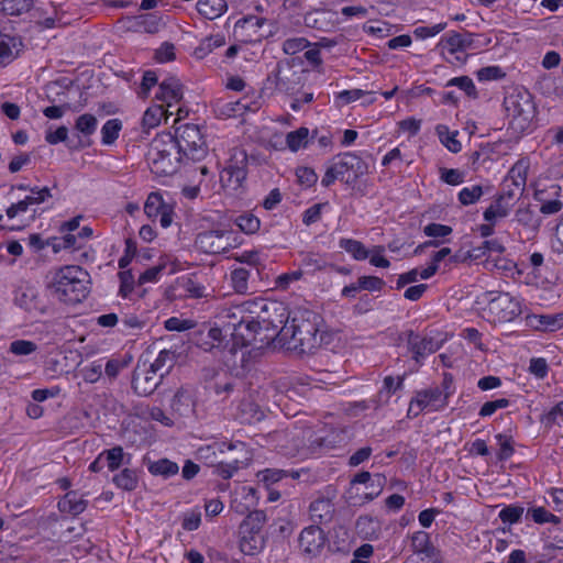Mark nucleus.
<instances>
[{"label":"nucleus","instance_id":"f257e3e1","mask_svg":"<svg viewBox=\"0 0 563 563\" xmlns=\"http://www.w3.org/2000/svg\"><path fill=\"white\" fill-rule=\"evenodd\" d=\"M47 287L57 300L76 305L89 295L90 275L78 265H66L54 273Z\"/></svg>","mask_w":563,"mask_h":563},{"label":"nucleus","instance_id":"f03ea898","mask_svg":"<svg viewBox=\"0 0 563 563\" xmlns=\"http://www.w3.org/2000/svg\"><path fill=\"white\" fill-rule=\"evenodd\" d=\"M320 316L311 310H299L280 329L283 340L301 353H309L319 345Z\"/></svg>","mask_w":563,"mask_h":563},{"label":"nucleus","instance_id":"7ed1b4c3","mask_svg":"<svg viewBox=\"0 0 563 563\" xmlns=\"http://www.w3.org/2000/svg\"><path fill=\"white\" fill-rule=\"evenodd\" d=\"M146 159L152 173L157 176H169L177 172L184 158L175 147L173 133L162 132L152 140Z\"/></svg>","mask_w":563,"mask_h":563},{"label":"nucleus","instance_id":"20e7f679","mask_svg":"<svg viewBox=\"0 0 563 563\" xmlns=\"http://www.w3.org/2000/svg\"><path fill=\"white\" fill-rule=\"evenodd\" d=\"M175 147L185 159L199 162L208 153V147L198 125L185 123L176 128L173 134Z\"/></svg>","mask_w":563,"mask_h":563},{"label":"nucleus","instance_id":"39448f33","mask_svg":"<svg viewBox=\"0 0 563 563\" xmlns=\"http://www.w3.org/2000/svg\"><path fill=\"white\" fill-rule=\"evenodd\" d=\"M504 107L516 130L526 131L536 117L537 108L532 95L526 90H515L504 99Z\"/></svg>","mask_w":563,"mask_h":563},{"label":"nucleus","instance_id":"423d86ee","mask_svg":"<svg viewBox=\"0 0 563 563\" xmlns=\"http://www.w3.org/2000/svg\"><path fill=\"white\" fill-rule=\"evenodd\" d=\"M454 393V377L451 373H444L441 385L416 391L415 402H417V412H415L413 417H418L426 408H431L433 411L443 410L449 405V398Z\"/></svg>","mask_w":563,"mask_h":563},{"label":"nucleus","instance_id":"0eeeda50","mask_svg":"<svg viewBox=\"0 0 563 563\" xmlns=\"http://www.w3.org/2000/svg\"><path fill=\"white\" fill-rule=\"evenodd\" d=\"M275 87L288 96L297 95L305 85V71L295 65V59H283L274 71Z\"/></svg>","mask_w":563,"mask_h":563},{"label":"nucleus","instance_id":"6e6552de","mask_svg":"<svg viewBox=\"0 0 563 563\" xmlns=\"http://www.w3.org/2000/svg\"><path fill=\"white\" fill-rule=\"evenodd\" d=\"M528 168L529 166L526 161H518L504 179L499 196L508 201H512L515 205L525 191Z\"/></svg>","mask_w":563,"mask_h":563},{"label":"nucleus","instance_id":"1a4fd4ad","mask_svg":"<svg viewBox=\"0 0 563 563\" xmlns=\"http://www.w3.org/2000/svg\"><path fill=\"white\" fill-rule=\"evenodd\" d=\"M333 163L346 185H354L360 177L367 174L368 165L358 155L352 152L339 154Z\"/></svg>","mask_w":563,"mask_h":563},{"label":"nucleus","instance_id":"9d476101","mask_svg":"<svg viewBox=\"0 0 563 563\" xmlns=\"http://www.w3.org/2000/svg\"><path fill=\"white\" fill-rule=\"evenodd\" d=\"M399 339L406 342L408 351L418 364H421L428 355L435 353L441 347V344L432 336L422 335L413 330L401 332Z\"/></svg>","mask_w":563,"mask_h":563},{"label":"nucleus","instance_id":"9b49d317","mask_svg":"<svg viewBox=\"0 0 563 563\" xmlns=\"http://www.w3.org/2000/svg\"><path fill=\"white\" fill-rule=\"evenodd\" d=\"M246 153L239 151L233 155L228 165L220 173L222 187L230 190H238L246 178Z\"/></svg>","mask_w":563,"mask_h":563},{"label":"nucleus","instance_id":"f8f14e48","mask_svg":"<svg viewBox=\"0 0 563 563\" xmlns=\"http://www.w3.org/2000/svg\"><path fill=\"white\" fill-rule=\"evenodd\" d=\"M488 310L500 322H510L521 313V302L509 292H500L488 300Z\"/></svg>","mask_w":563,"mask_h":563},{"label":"nucleus","instance_id":"ddd939ff","mask_svg":"<svg viewBox=\"0 0 563 563\" xmlns=\"http://www.w3.org/2000/svg\"><path fill=\"white\" fill-rule=\"evenodd\" d=\"M231 232L227 230H209L197 234L195 244L206 254H220L229 251Z\"/></svg>","mask_w":563,"mask_h":563},{"label":"nucleus","instance_id":"4468645a","mask_svg":"<svg viewBox=\"0 0 563 563\" xmlns=\"http://www.w3.org/2000/svg\"><path fill=\"white\" fill-rule=\"evenodd\" d=\"M240 307L242 311L249 312L251 317L261 319L266 329L269 327L277 328L276 320L266 316V312L284 310L277 301H267L262 298L245 300Z\"/></svg>","mask_w":563,"mask_h":563},{"label":"nucleus","instance_id":"2eb2a0df","mask_svg":"<svg viewBox=\"0 0 563 563\" xmlns=\"http://www.w3.org/2000/svg\"><path fill=\"white\" fill-rule=\"evenodd\" d=\"M14 303L29 312H44L38 288L29 283L22 284L15 289Z\"/></svg>","mask_w":563,"mask_h":563},{"label":"nucleus","instance_id":"dca6fc26","mask_svg":"<svg viewBox=\"0 0 563 563\" xmlns=\"http://www.w3.org/2000/svg\"><path fill=\"white\" fill-rule=\"evenodd\" d=\"M325 537L318 526L305 528L299 536V544L303 553L310 558L319 555L324 547Z\"/></svg>","mask_w":563,"mask_h":563},{"label":"nucleus","instance_id":"f3484780","mask_svg":"<svg viewBox=\"0 0 563 563\" xmlns=\"http://www.w3.org/2000/svg\"><path fill=\"white\" fill-rule=\"evenodd\" d=\"M437 47L448 48L451 54L464 53L474 48V34L470 32H449L442 36Z\"/></svg>","mask_w":563,"mask_h":563},{"label":"nucleus","instance_id":"a211bd4d","mask_svg":"<svg viewBox=\"0 0 563 563\" xmlns=\"http://www.w3.org/2000/svg\"><path fill=\"white\" fill-rule=\"evenodd\" d=\"M163 376L164 373L157 375L155 372L152 373L151 368L142 373L135 371L132 378V388L139 396H148L158 387Z\"/></svg>","mask_w":563,"mask_h":563},{"label":"nucleus","instance_id":"6ab92c4d","mask_svg":"<svg viewBox=\"0 0 563 563\" xmlns=\"http://www.w3.org/2000/svg\"><path fill=\"white\" fill-rule=\"evenodd\" d=\"M261 323H263L261 319L251 317L250 320L242 318L238 324H228V328H230V325L233 327L231 335L234 340V344H239V340H241L242 345H246L251 342L261 329Z\"/></svg>","mask_w":563,"mask_h":563},{"label":"nucleus","instance_id":"aec40b11","mask_svg":"<svg viewBox=\"0 0 563 563\" xmlns=\"http://www.w3.org/2000/svg\"><path fill=\"white\" fill-rule=\"evenodd\" d=\"M505 251V246L498 240L483 241L481 245L468 250L463 256L455 254L450 257L451 263H457L465 260H478L487 254H500Z\"/></svg>","mask_w":563,"mask_h":563},{"label":"nucleus","instance_id":"412c9836","mask_svg":"<svg viewBox=\"0 0 563 563\" xmlns=\"http://www.w3.org/2000/svg\"><path fill=\"white\" fill-rule=\"evenodd\" d=\"M155 98L165 102L167 107H172L183 99V85L176 77L165 78L159 84V90Z\"/></svg>","mask_w":563,"mask_h":563},{"label":"nucleus","instance_id":"4be33fe9","mask_svg":"<svg viewBox=\"0 0 563 563\" xmlns=\"http://www.w3.org/2000/svg\"><path fill=\"white\" fill-rule=\"evenodd\" d=\"M528 324L538 331L554 332L563 328V311L548 314H531L527 317Z\"/></svg>","mask_w":563,"mask_h":563},{"label":"nucleus","instance_id":"5701e85b","mask_svg":"<svg viewBox=\"0 0 563 563\" xmlns=\"http://www.w3.org/2000/svg\"><path fill=\"white\" fill-rule=\"evenodd\" d=\"M310 518L313 522L323 525L332 520L334 514V505L328 498H318L310 504Z\"/></svg>","mask_w":563,"mask_h":563},{"label":"nucleus","instance_id":"b1692460","mask_svg":"<svg viewBox=\"0 0 563 563\" xmlns=\"http://www.w3.org/2000/svg\"><path fill=\"white\" fill-rule=\"evenodd\" d=\"M22 46L21 40L7 34H0V68L14 60Z\"/></svg>","mask_w":563,"mask_h":563},{"label":"nucleus","instance_id":"393cba45","mask_svg":"<svg viewBox=\"0 0 563 563\" xmlns=\"http://www.w3.org/2000/svg\"><path fill=\"white\" fill-rule=\"evenodd\" d=\"M87 505L88 501L80 497L77 492L70 490L59 499L57 507L60 512L78 516L86 510Z\"/></svg>","mask_w":563,"mask_h":563},{"label":"nucleus","instance_id":"a878e982","mask_svg":"<svg viewBox=\"0 0 563 563\" xmlns=\"http://www.w3.org/2000/svg\"><path fill=\"white\" fill-rule=\"evenodd\" d=\"M386 483V477L382 474H374L372 475L369 472L363 471L357 473L352 479L351 484H366L369 486H376L375 492H369L365 494V498L367 500H373L374 498L378 497L380 493L383 492V487Z\"/></svg>","mask_w":563,"mask_h":563},{"label":"nucleus","instance_id":"bb28decb","mask_svg":"<svg viewBox=\"0 0 563 563\" xmlns=\"http://www.w3.org/2000/svg\"><path fill=\"white\" fill-rule=\"evenodd\" d=\"M405 378L406 374L397 376V378L390 375L384 377L383 386L377 394V400H374L375 409L378 408L382 404H387L393 394L402 389Z\"/></svg>","mask_w":563,"mask_h":563},{"label":"nucleus","instance_id":"cd10ccee","mask_svg":"<svg viewBox=\"0 0 563 563\" xmlns=\"http://www.w3.org/2000/svg\"><path fill=\"white\" fill-rule=\"evenodd\" d=\"M195 406L194 395L187 387H180L174 395L170 407L180 416H188Z\"/></svg>","mask_w":563,"mask_h":563},{"label":"nucleus","instance_id":"c85d7f7f","mask_svg":"<svg viewBox=\"0 0 563 563\" xmlns=\"http://www.w3.org/2000/svg\"><path fill=\"white\" fill-rule=\"evenodd\" d=\"M253 273L258 274V269L255 267L245 268L238 267L230 273V282L234 291L240 295H245L249 291V280Z\"/></svg>","mask_w":563,"mask_h":563},{"label":"nucleus","instance_id":"c756f323","mask_svg":"<svg viewBox=\"0 0 563 563\" xmlns=\"http://www.w3.org/2000/svg\"><path fill=\"white\" fill-rule=\"evenodd\" d=\"M514 206L512 201H508L498 195L484 211V220L486 222H496L498 219L506 218Z\"/></svg>","mask_w":563,"mask_h":563},{"label":"nucleus","instance_id":"7c9ffc66","mask_svg":"<svg viewBox=\"0 0 563 563\" xmlns=\"http://www.w3.org/2000/svg\"><path fill=\"white\" fill-rule=\"evenodd\" d=\"M102 456L111 472L119 470L122 465H129L131 461V454H125L120 445L102 451Z\"/></svg>","mask_w":563,"mask_h":563},{"label":"nucleus","instance_id":"2f4dec72","mask_svg":"<svg viewBox=\"0 0 563 563\" xmlns=\"http://www.w3.org/2000/svg\"><path fill=\"white\" fill-rule=\"evenodd\" d=\"M196 7L199 14L208 20L220 16L228 9L225 0H198Z\"/></svg>","mask_w":563,"mask_h":563},{"label":"nucleus","instance_id":"473e14b6","mask_svg":"<svg viewBox=\"0 0 563 563\" xmlns=\"http://www.w3.org/2000/svg\"><path fill=\"white\" fill-rule=\"evenodd\" d=\"M147 470L154 476H162L164 478H169L175 476L179 472V466L176 462H173L168 459H159L157 461H148Z\"/></svg>","mask_w":563,"mask_h":563},{"label":"nucleus","instance_id":"72a5a7b5","mask_svg":"<svg viewBox=\"0 0 563 563\" xmlns=\"http://www.w3.org/2000/svg\"><path fill=\"white\" fill-rule=\"evenodd\" d=\"M240 550L246 555H255L262 551L264 541L260 537V532L241 531Z\"/></svg>","mask_w":563,"mask_h":563},{"label":"nucleus","instance_id":"f704fd0d","mask_svg":"<svg viewBox=\"0 0 563 563\" xmlns=\"http://www.w3.org/2000/svg\"><path fill=\"white\" fill-rule=\"evenodd\" d=\"M514 220L531 232H537L542 222L541 218L530 208H519L515 213Z\"/></svg>","mask_w":563,"mask_h":563},{"label":"nucleus","instance_id":"c9c22d12","mask_svg":"<svg viewBox=\"0 0 563 563\" xmlns=\"http://www.w3.org/2000/svg\"><path fill=\"white\" fill-rule=\"evenodd\" d=\"M112 482L118 488L132 492L139 483L136 471L125 467L113 476Z\"/></svg>","mask_w":563,"mask_h":563},{"label":"nucleus","instance_id":"e433bc0d","mask_svg":"<svg viewBox=\"0 0 563 563\" xmlns=\"http://www.w3.org/2000/svg\"><path fill=\"white\" fill-rule=\"evenodd\" d=\"M266 22V19L258 18L255 15H246L241 19H239L234 24V35L236 37H242L241 40L243 42L252 41L251 38H245L243 36V30L245 29H252L254 32H256L260 27L264 25Z\"/></svg>","mask_w":563,"mask_h":563},{"label":"nucleus","instance_id":"4c0bfd02","mask_svg":"<svg viewBox=\"0 0 563 563\" xmlns=\"http://www.w3.org/2000/svg\"><path fill=\"white\" fill-rule=\"evenodd\" d=\"M339 247L344 250L356 261H364L369 255L365 245L357 240L342 238L339 241Z\"/></svg>","mask_w":563,"mask_h":563},{"label":"nucleus","instance_id":"58836bf2","mask_svg":"<svg viewBox=\"0 0 563 563\" xmlns=\"http://www.w3.org/2000/svg\"><path fill=\"white\" fill-rule=\"evenodd\" d=\"M225 44V37L223 34H214L203 38L200 44L195 48L194 55L197 58H205L214 48L221 47Z\"/></svg>","mask_w":563,"mask_h":563},{"label":"nucleus","instance_id":"ea45409f","mask_svg":"<svg viewBox=\"0 0 563 563\" xmlns=\"http://www.w3.org/2000/svg\"><path fill=\"white\" fill-rule=\"evenodd\" d=\"M286 144L291 152L306 148L309 144V129L300 126L299 129L287 133Z\"/></svg>","mask_w":563,"mask_h":563},{"label":"nucleus","instance_id":"a19ab883","mask_svg":"<svg viewBox=\"0 0 563 563\" xmlns=\"http://www.w3.org/2000/svg\"><path fill=\"white\" fill-rule=\"evenodd\" d=\"M437 133L441 143L452 153H459L462 150L461 142L456 139L459 132H451L446 125L439 124Z\"/></svg>","mask_w":563,"mask_h":563},{"label":"nucleus","instance_id":"79ce46f5","mask_svg":"<svg viewBox=\"0 0 563 563\" xmlns=\"http://www.w3.org/2000/svg\"><path fill=\"white\" fill-rule=\"evenodd\" d=\"M266 522V514L263 510L251 511L240 526V530L244 532H261Z\"/></svg>","mask_w":563,"mask_h":563},{"label":"nucleus","instance_id":"37998d69","mask_svg":"<svg viewBox=\"0 0 563 563\" xmlns=\"http://www.w3.org/2000/svg\"><path fill=\"white\" fill-rule=\"evenodd\" d=\"M175 363V353L169 350H163L158 353L156 360L151 364L150 368L152 373L162 372L165 375L169 373Z\"/></svg>","mask_w":563,"mask_h":563},{"label":"nucleus","instance_id":"c03bdc74","mask_svg":"<svg viewBox=\"0 0 563 563\" xmlns=\"http://www.w3.org/2000/svg\"><path fill=\"white\" fill-rule=\"evenodd\" d=\"M1 11L8 15H21L33 8V0H2Z\"/></svg>","mask_w":563,"mask_h":563},{"label":"nucleus","instance_id":"a18cd8bd","mask_svg":"<svg viewBox=\"0 0 563 563\" xmlns=\"http://www.w3.org/2000/svg\"><path fill=\"white\" fill-rule=\"evenodd\" d=\"M453 86L457 87L459 89L464 91V93L471 99L478 98V91L475 87V84H474L473 79L468 76H460V77L451 78L445 85V87H453Z\"/></svg>","mask_w":563,"mask_h":563},{"label":"nucleus","instance_id":"49530a36","mask_svg":"<svg viewBox=\"0 0 563 563\" xmlns=\"http://www.w3.org/2000/svg\"><path fill=\"white\" fill-rule=\"evenodd\" d=\"M234 223L240 228L242 232L246 234L256 233L261 227L260 219L251 212H244L238 216L234 220Z\"/></svg>","mask_w":563,"mask_h":563},{"label":"nucleus","instance_id":"de8ad7c7","mask_svg":"<svg viewBox=\"0 0 563 563\" xmlns=\"http://www.w3.org/2000/svg\"><path fill=\"white\" fill-rule=\"evenodd\" d=\"M168 206L159 192H151L144 203V212L148 218H157L159 212Z\"/></svg>","mask_w":563,"mask_h":563},{"label":"nucleus","instance_id":"09e8293b","mask_svg":"<svg viewBox=\"0 0 563 563\" xmlns=\"http://www.w3.org/2000/svg\"><path fill=\"white\" fill-rule=\"evenodd\" d=\"M165 114H167V111L163 106H152L144 112L142 124L146 129H153L161 123V120Z\"/></svg>","mask_w":563,"mask_h":563},{"label":"nucleus","instance_id":"8fccbe9b","mask_svg":"<svg viewBox=\"0 0 563 563\" xmlns=\"http://www.w3.org/2000/svg\"><path fill=\"white\" fill-rule=\"evenodd\" d=\"M122 129V122L119 119H110L108 120L102 129V143L106 145H111L119 137V133Z\"/></svg>","mask_w":563,"mask_h":563},{"label":"nucleus","instance_id":"3c124183","mask_svg":"<svg viewBox=\"0 0 563 563\" xmlns=\"http://www.w3.org/2000/svg\"><path fill=\"white\" fill-rule=\"evenodd\" d=\"M523 512H525V508L522 506L517 505V504H511V505L505 506L499 511L498 517L504 523L514 525V523H518L521 520Z\"/></svg>","mask_w":563,"mask_h":563},{"label":"nucleus","instance_id":"603ef678","mask_svg":"<svg viewBox=\"0 0 563 563\" xmlns=\"http://www.w3.org/2000/svg\"><path fill=\"white\" fill-rule=\"evenodd\" d=\"M484 195L482 186L474 185L472 187H465L459 192V201L463 206H468L477 202Z\"/></svg>","mask_w":563,"mask_h":563},{"label":"nucleus","instance_id":"864d4df0","mask_svg":"<svg viewBox=\"0 0 563 563\" xmlns=\"http://www.w3.org/2000/svg\"><path fill=\"white\" fill-rule=\"evenodd\" d=\"M97 119L90 113L81 114L77 118L75 128L84 135L88 136L95 133L97 129Z\"/></svg>","mask_w":563,"mask_h":563},{"label":"nucleus","instance_id":"5fc2aeb1","mask_svg":"<svg viewBox=\"0 0 563 563\" xmlns=\"http://www.w3.org/2000/svg\"><path fill=\"white\" fill-rule=\"evenodd\" d=\"M310 45L311 43L306 37H289L283 43V52L287 55H295Z\"/></svg>","mask_w":563,"mask_h":563},{"label":"nucleus","instance_id":"6e6d98bb","mask_svg":"<svg viewBox=\"0 0 563 563\" xmlns=\"http://www.w3.org/2000/svg\"><path fill=\"white\" fill-rule=\"evenodd\" d=\"M510 400L507 398H498L495 400H489L483 404L478 411V416L481 418H486L493 416L498 409H505L509 407Z\"/></svg>","mask_w":563,"mask_h":563},{"label":"nucleus","instance_id":"4d7b16f0","mask_svg":"<svg viewBox=\"0 0 563 563\" xmlns=\"http://www.w3.org/2000/svg\"><path fill=\"white\" fill-rule=\"evenodd\" d=\"M411 545L415 552L429 553L431 549L430 536L426 531H417L411 537Z\"/></svg>","mask_w":563,"mask_h":563},{"label":"nucleus","instance_id":"13d9d810","mask_svg":"<svg viewBox=\"0 0 563 563\" xmlns=\"http://www.w3.org/2000/svg\"><path fill=\"white\" fill-rule=\"evenodd\" d=\"M543 192L537 191L536 192V199L541 202L540 212L550 216L555 214L563 208V202L559 199H551V200H543L542 198Z\"/></svg>","mask_w":563,"mask_h":563},{"label":"nucleus","instance_id":"bf43d9fd","mask_svg":"<svg viewBox=\"0 0 563 563\" xmlns=\"http://www.w3.org/2000/svg\"><path fill=\"white\" fill-rule=\"evenodd\" d=\"M357 282L358 287L367 291H380L386 285L385 280L377 276H361Z\"/></svg>","mask_w":563,"mask_h":563},{"label":"nucleus","instance_id":"052dcab7","mask_svg":"<svg viewBox=\"0 0 563 563\" xmlns=\"http://www.w3.org/2000/svg\"><path fill=\"white\" fill-rule=\"evenodd\" d=\"M476 76L479 81H489L503 79L506 74L499 66H487L478 69Z\"/></svg>","mask_w":563,"mask_h":563},{"label":"nucleus","instance_id":"680f3d73","mask_svg":"<svg viewBox=\"0 0 563 563\" xmlns=\"http://www.w3.org/2000/svg\"><path fill=\"white\" fill-rule=\"evenodd\" d=\"M37 345L27 340H15L11 342L9 351L15 355H30L35 352Z\"/></svg>","mask_w":563,"mask_h":563},{"label":"nucleus","instance_id":"e2e57ef3","mask_svg":"<svg viewBox=\"0 0 563 563\" xmlns=\"http://www.w3.org/2000/svg\"><path fill=\"white\" fill-rule=\"evenodd\" d=\"M157 80L158 78L154 70L144 71L142 82L137 91L139 97L143 99L147 98L151 88H153L157 84Z\"/></svg>","mask_w":563,"mask_h":563},{"label":"nucleus","instance_id":"0e129e2a","mask_svg":"<svg viewBox=\"0 0 563 563\" xmlns=\"http://www.w3.org/2000/svg\"><path fill=\"white\" fill-rule=\"evenodd\" d=\"M560 417H563V401L558 402L548 412L543 413L540 421L547 428H551L553 424L558 423Z\"/></svg>","mask_w":563,"mask_h":563},{"label":"nucleus","instance_id":"69168bd1","mask_svg":"<svg viewBox=\"0 0 563 563\" xmlns=\"http://www.w3.org/2000/svg\"><path fill=\"white\" fill-rule=\"evenodd\" d=\"M31 195L26 196V201L32 205H41L45 202L47 199L52 198L51 188L48 187H33L30 191Z\"/></svg>","mask_w":563,"mask_h":563},{"label":"nucleus","instance_id":"338daca9","mask_svg":"<svg viewBox=\"0 0 563 563\" xmlns=\"http://www.w3.org/2000/svg\"><path fill=\"white\" fill-rule=\"evenodd\" d=\"M239 468H240L239 460H234L230 463L219 462L216 465L214 474H217L218 476H220L223 479H229L234 475L235 472H238Z\"/></svg>","mask_w":563,"mask_h":563},{"label":"nucleus","instance_id":"774afa93","mask_svg":"<svg viewBox=\"0 0 563 563\" xmlns=\"http://www.w3.org/2000/svg\"><path fill=\"white\" fill-rule=\"evenodd\" d=\"M452 228L450 225L441 224V223H429L423 228V233L429 238H444L452 233Z\"/></svg>","mask_w":563,"mask_h":563}]
</instances>
